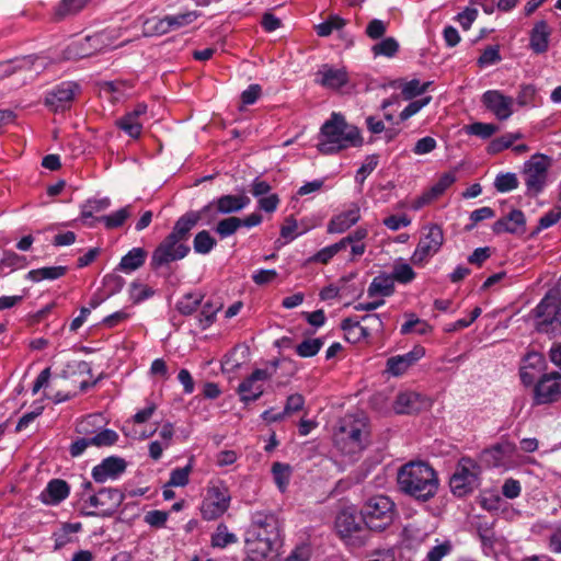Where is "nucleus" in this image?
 Masks as SVG:
<instances>
[{
    "mask_svg": "<svg viewBox=\"0 0 561 561\" xmlns=\"http://www.w3.org/2000/svg\"><path fill=\"white\" fill-rule=\"evenodd\" d=\"M525 227V215L519 209L512 210L507 216L496 220L493 224V231L495 233H516Z\"/></svg>",
    "mask_w": 561,
    "mask_h": 561,
    "instance_id": "obj_29",
    "label": "nucleus"
},
{
    "mask_svg": "<svg viewBox=\"0 0 561 561\" xmlns=\"http://www.w3.org/2000/svg\"><path fill=\"white\" fill-rule=\"evenodd\" d=\"M399 490L417 500L428 501L437 493L439 481L436 471L423 461H411L398 471Z\"/></svg>",
    "mask_w": 561,
    "mask_h": 561,
    "instance_id": "obj_1",
    "label": "nucleus"
},
{
    "mask_svg": "<svg viewBox=\"0 0 561 561\" xmlns=\"http://www.w3.org/2000/svg\"><path fill=\"white\" fill-rule=\"evenodd\" d=\"M249 203L250 198L244 195H224L209 205H216V208L220 214H231L240 211L247 207Z\"/></svg>",
    "mask_w": 561,
    "mask_h": 561,
    "instance_id": "obj_31",
    "label": "nucleus"
},
{
    "mask_svg": "<svg viewBox=\"0 0 561 561\" xmlns=\"http://www.w3.org/2000/svg\"><path fill=\"white\" fill-rule=\"evenodd\" d=\"M369 428L365 416H347L343 420L336 444L342 453L356 455L368 444Z\"/></svg>",
    "mask_w": 561,
    "mask_h": 561,
    "instance_id": "obj_4",
    "label": "nucleus"
},
{
    "mask_svg": "<svg viewBox=\"0 0 561 561\" xmlns=\"http://www.w3.org/2000/svg\"><path fill=\"white\" fill-rule=\"evenodd\" d=\"M118 439V435L113 430H103L96 433L94 436L90 437L91 445L102 447V446H112Z\"/></svg>",
    "mask_w": 561,
    "mask_h": 561,
    "instance_id": "obj_60",
    "label": "nucleus"
},
{
    "mask_svg": "<svg viewBox=\"0 0 561 561\" xmlns=\"http://www.w3.org/2000/svg\"><path fill=\"white\" fill-rule=\"evenodd\" d=\"M241 227V218L228 217L220 220L216 226V232L225 239L232 236Z\"/></svg>",
    "mask_w": 561,
    "mask_h": 561,
    "instance_id": "obj_56",
    "label": "nucleus"
},
{
    "mask_svg": "<svg viewBox=\"0 0 561 561\" xmlns=\"http://www.w3.org/2000/svg\"><path fill=\"white\" fill-rule=\"evenodd\" d=\"M80 85L73 81H64L46 93L45 105L54 112H64L71 107Z\"/></svg>",
    "mask_w": 561,
    "mask_h": 561,
    "instance_id": "obj_13",
    "label": "nucleus"
},
{
    "mask_svg": "<svg viewBox=\"0 0 561 561\" xmlns=\"http://www.w3.org/2000/svg\"><path fill=\"white\" fill-rule=\"evenodd\" d=\"M561 219V206H556L542 215L538 221L537 230H545L556 225Z\"/></svg>",
    "mask_w": 561,
    "mask_h": 561,
    "instance_id": "obj_62",
    "label": "nucleus"
},
{
    "mask_svg": "<svg viewBox=\"0 0 561 561\" xmlns=\"http://www.w3.org/2000/svg\"><path fill=\"white\" fill-rule=\"evenodd\" d=\"M551 158L546 154L535 153L524 164V181L527 193L533 196L540 194L548 182V170Z\"/></svg>",
    "mask_w": 561,
    "mask_h": 561,
    "instance_id": "obj_9",
    "label": "nucleus"
},
{
    "mask_svg": "<svg viewBox=\"0 0 561 561\" xmlns=\"http://www.w3.org/2000/svg\"><path fill=\"white\" fill-rule=\"evenodd\" d=\"M282 545L247 533L245 552L251 561H264L276 553Z\"/></svg>",
    "mask_w": 561,
    "mask_h": 561,
    "instance_id": "obj_18",
    "label": "nucleus"
},
{
    "mask_svg": "<svg viewBox=\"0 0 561 561\" xmlns=\"http://www.w3.org/2000/svg\"><path fill=\"white\" fill-rule=\"evenodd\" d=\"M237 542V536L228 530L225 524H219L211 536V545L217 548H226L230 543Z\"/></svg>",
    "mask_w": 561,
    "mask_h": 561,
    "instance_id": "obj_50",
    "label": "nucleus"
},
{
    "mask_svg": "<svg viewBox=\"0 0 561 561\" xmlns=\"http://www.w3.org/2000/svg\"><path fill=\"white\" fill-rule=\"evenodd\" d=\"M497 130L499 127L492 123L476 122L466 126V133L468 135L477 136L481 139L491 138Z\"/></svg>",
    "mask_w": 561,
    "mask_h": 561,
    "instance_id": "obj_49",
    "label": "nucleus"
},
{
    "mask_svg": "<svg viewBox=\"0 0 561 561\" xmlns=\"http://www.w3.org/2000/svg\"><path fill=\"white\" fill-rule=\"evenodd\" d=\"M110 206L111 199L108 197L88 199L81 206V218H93L94 213L103 211L107 209Z\"/></svg>",
    "mask_w": 561,
    "mask_h": 561,
    "instance_id": "obj_45",
    "label": "nucleus"
},
{
    "mask_svg": "<svg viewBox=\"0 0 561 561\" xmlns=\"http://www.w3.org/2000/svg\"><path fill=\"white\" fill-rule=\"evenodd\" d=\"M363 138L359 129L348 124L345 117L333 112L330 118L321 126L318 150L323 154L337 153L351 147H360Z\"/></svg>",
    "mask_w": 561,
    "mask_h": 561,
    "instance_id": "obj_2",
    "label": "nucleus"
},
{
    "mask_svg": "<svg viewBox=\"0 0 561 561\" xmlns=\"http://www.w3.org/2000/svg\"><path fill=\"white\" fill-rule=\"evenodd\" d=\"M360 515L370 530L382 531L392 524L396 505L387 495H374L364 503Z\"/></svg>",
    "mask_w": 561,
    "mask_h": 561,
    "instance_id": "obj_5",
    "label": "nucleus"
},
{
    "mask_svg": "<svg viewBox=\"0 0 561 561\" xmlns=\"http://www.w3.org/2000/svg\"><path fill=\"white\" fill-rule=\"evenodd\" d=\"M70 488L65 480L53 479L42 491L39 499L47 505H57L68 497Z\"/></svg>",
    "mask_w": 561,
    "mask_h": 561,
    "instance_id": "obj_26",
    "label": "nucleus"
},
{
    "mask_svg": "<svg viewBox=\"0 0 561 561\" xmlns=\"http://www.w3.org/2000/svg\"><path fill=\"white\" fill-rule=\"evenodd\" d=\"M147 251L142 248H133L121 260L118 268L124 273H131L144 265Z\"/></svg>",
    "mask_w": 561,
    "mask_h": 561,
    "instance_id": "obj_34",
    "label": "nucleus"
},
{
    "mask_svg": "<svg viewBox=\"0 0 561 561\" xmlns=\"http://www.w3.org/2000/svg\"><path fill=\"white\" fill-rule=\"evenodd\" d=\"M170 32L168 16L148 19L144 23V33L147 36L164 35Z\"/></svg>",
    "mask_w": 561,
    "mask_h": 561,
    "instance_id": "obj_48",
    "label": "nucleus"
},
{
    "mask_svg": "<svg viewBox=\"0 0 561 561\" xmlns=\"http://www.w3.org/2000/svg\"><path fill=\"white\" fill-rule=\"evenodd\" d=\"M378 157L375 154L368 156L360 168L357 170L355 181L363 185L367 176L377 168Z\"/></svg>",
    "mask_w": 561,
    "mask_h": 561,
    "instance_id": "obj_59",
    "label": "nucleus"
},
{
    "mask_svg": "<svg viewBox=\"0 0 561 561\" xmlns=\"http://www.w3.org/2000/svg\"><path fill=\"white\" fill-rule=\"evenodd\" d=\"M272 472L276 485L280 491H285L289 484L291 469L288 465L282 462H275L272 467Z\"/></svg>",
    "mask_w": 561,
    "mask_h": 561,
    "instance_id": "obj_51",
    "label": "nucleus"
},
{
    "mask_svg": "<svg viewBox=\"0 0 561 561\" xmlns=\"http://www.w3.org/2000/svg\"><path fill=\"white\" fill-rule=\"evenodd\" d=\"M456 182V172L450 171L442 174L437 182L433 184L428 190L424 191L422 195L415 198L412 203V208L415 210L431 204L439 196H442L447 188H449Z\"/></svg>",
    "mask_w": 561,
    "mask_h": 561,
    "instance_id": "obj_19",
    "label": "nucleus"
},
{
    "mask_svg": "<svg viewBox=\"0 0 561 561\" xmlns=\"http://www.w3.org/2000/svg\"><path fill=\"white\" fill-rule=\"evenodd\" d=\"M407 321L401 325V334L416 333L426 335L432 331V327L425 321L417 318L414 313H405Z\"/></svg>",
    "mask_w": 561,
    "mask_h": 561,
    "instance_id": "obj_36",
    "label": "nucleus"
},
{
    "mask_svg": "<svg viewBox=\"0 0 561 561\" xmlns=\"http://www.w3.org/2000/svg\"><path fill=\"white\" fill-rule=\"evenodd\" d=\"M341 251H343V248L337 241L319 250L309 259V262L328 264Z\"/></svg>",
    "mask_w": 561,
    "mask_h": 561,
    "instance_id": "obj_53",
    "label": "nucleus"
},
{
    "mask_svg": "<svg viewBox=\"0 0 561 561\" xmlns=\"http://www.w3.org/2000/svg\"><path fill=\"white\" fill-rule=\"evenodd\" d=\"M126 469V461L119 457H107L92 469V478L96 482L117 479Z\"/></svg>",
    "mask_w": 561,
    "mask_h": 561,
    "instance_id": "obj_23",
    "label": "nucleus"
},
{
    "mask_svg": "<svg viewBox=\"0 0 561 561\" xmlns=\"http://www.w3.org/2000/svg\"><path fill=\"white\" fill-rule=\"evenodd\" d=\"M394 293V280L391 275L376 276L368 286L367 295L369 298L376 296L389 297Z\"/></svg>",
    "mask_w": 561,
    "mask_h": 561,
    "instance_id": "obj_32",
    "label": "nucleus"
},
{
    "mask_svg": "<svg viewBox=\"0 0 561 561\" xmlns=\"http://www.w3.org/2000/svg\"><path fill=\"white\" fill-rule=\"evenodd\" d=\"M360 220V207L351 203L345 209L334 215L327 226L328 233H343Z\"/></svg>",
    "mask_w": 561,
    "mask_h": 561,
    "instance_id": "obj_20",
    "label": "nucleus"
},
{
    "mask_svg": "<svg viewBox=\"0 0 561 561\" xmlns=\"http://www.w3.org/2000/svg\"><path fill=\"white\" fill-rule=\"evenodd\" d=\"M335 528L341 537H350L360 528V520L353 511H341L335 519Z\"/></svg>",
    "mask_w": 561,
    "mask_h": 561,
    "instance_id": "obj_30",
    "label": "nucleus"
},
{
    "mask_svg": "<svg viewBox=\"0 0 561 561\" xmlns=\"http://www.w3.org/2000/svg\"><path fill=\"white\" fill-rule=\"evenodd\" d=\"M480 465L469 457H462L449 479L451 493L457 497L472 493L480 485Z\"/></svg>",
    "mask_w": 561,
    "mask_h": 561,
    "instance_id": "obj_6",
    "label": "nucleus"
},
{
    "mask_svg": "<svg viewBox=\"0 0 561 561\" xmlns=\"http://www.w3.org/2000/svg\"><path fill=\"white\" fill-rule=\"evenodd\" d=\"M514 451V444L502 442L483 450L482 460L490 467H504L512 460Z\"/></svg>",
    "mask_w": 561,
    "mask_h": 561,
    "instance_id": "obj_24",
    "label": "nucleus"
},
{
    "mask_svg": "<svg viewBox=\"0 0 561 561\" xmlns=\"http://www.w3.org/2000/svg\"><path fill=\"white\" fill-rule=\"evenodd\" d=\"M217 241L209 231L202 230L194 237L193 249L196 253L206 255L216 247Z\"/></svg>",
    "mask_w": 561,
    "mask_h": 561,
    "instance_id": "obj_41",
    "label": "nucleus"
},
{
    "mask_svg": "<svg viewBox=\"0 0 561 561\" xmlns=\"http://www.w3.org/2000/svg\"><path fill=\"white\" fill-rule=\"evenodd\" d=\"M316 82L325 89L339 90L348 83V73L345 68L323 65L316 73Z\"/></svg>",
    "mask_w": 561,
    "mask_h": 561,
    "instance_id": "obj_22",
    "label": "nucleus"
},
{
    "mask_svg": "<svg viewBox=\"0 0 561 561\" xmlns=\"http://www.w3.org/2000/svg\"><path fill=\"white\" fill-rule=\"evenodd\" d=\"M424 402L425 399L420 393L405 391L398 394L393 408L398 414H410L420 411Z\"/></svg>",
    "mask_w": 561,
    "mask_h": 561,
    "instance_id": "obj_28",
    "label": "nucleus"
},
{
    "mask_svg": "<svg viewBox=\"0 0 561 561\" xmlns=\"http://www.w3.org/2000/svg\"><path fill=\"white\" fill-rule=\"evenodd\" d=\"M518 186V179L515 173H502L495 178L494 187L497 192H511Z\"/></svg>",
    "mask_w": 561,
    "mask_h": 561,
    "instance_id": "obj_57",
    "label": "nucleus"
},
{
    "mask_svg": "<svg viewBox=\"0 0 561 561\" xmlns=\"http://www.w3.org/2000/svg\"><path fill=\"white\" fill-rule=\"evenodd\" d=\"M399 47H400V45L394 37H387V38H383L382 41L376 43L371 47V51L375 57L383 56L387 58H392L399 51Z\"/></svg>",
    "mask_w": 561,
    "mask_h": 561,
    "instance_id": "obj_43",
    "label": "nucleus"
},
{
    "mask_svg": "<svg viewBox=\"0 0 561 561\" xmlns=\"http://www.w3.org/2000/svg\"><path fill=\"white\" fill-rule=\"evenodd\" d=\"M383 329V321L380 314L371 313L362 318L360 336H370L380 333Z\"/></svg>",
    "mask_w": 561,
    "mask_h": 561,
    "instance_id": "obj_47",
    "label": "nucleus"
},
{
    "mask_svg": "<svg viewBox=\"0 0 561 561\" xmlns=\"http://www.w3.org/2000/svg\"><path fill=\"white\" fill-rule=\"evenodd\" d=\"M204 295L201 293H187L176 302V310L184 316H191L202 305Z\"/></svg>",
    "mask_w": 561,
    "mask_h": 561,
    "instance_id": "obj_37",
    "label": "nucleus"
},
{
    "mask_svg": "<svg viewBox=\"0 0 561 561\" xmlns=\"http://www.w3.org/2000/svg\"><path fill=\"white\" fill-rule=\"evenodd\" d=\"M133 215V206L126 205L108 215L94 218V221L101 222L108 230L117 229L124 226L126 220Z\"/></svg>",
    "mask_w": 561,
    "mask_h": 561,
    "instance_id": "obj_33",
    "label": "nucleus"
},
{
    "mask_svg": "<svg viewBox=\"0 0 561 561\" xmlns=\"http://www.w3.org/2000/svg\"><path fill=\"white\" fill-rule=\"evenodd\" d=\"M144 121L145 119H137L126 113L116 122V125L129 137L137 139L141 135Z\"/></svg>",
    "mask_w": 561,
    "mask_h": 561,
    "instance_id": "obj_39",
    "label": "nucleus"
},
{
    "mask_svg": "<svg viewBox=\"0 0 561 561\" xmlns=\"http://www.w3.org/2000/svg\"><path fill=\"white\" fill-rule=\"evenodd\" d=\"M453 546L450 541L445 540L430 549L423 561H442V559L448 556Z\"/></svg>",
    "mask_w": 561,
    "mask_h": 561,
    "instance_id": "obj_61",
    "label": "nucleus"
},
{
    "mask_svg": "<svg viewBox=\"0 0 561 561\" xmlns=\"http://www.w3.org/2000/svg\"><path fill=\"white\" fill-rule=\"evenodd\" d=\"M536 319V329L539 332L558 335L561 334V293L557 288L550 289L533 310Z\"/></svg>",
    "mask_w": 561,
    "mask_h": 561,
    "instance_id": "obj_3",
    "label": "nucleus"
},
{
    "mask_svg": "<svg viewBox=\"0 0 561 561\" xmlns=\"http://www.w3.org/2000/svg\"><path fill=\"white\" fill-rule=\"evenodd\" d=\"M257 537L271 539L282 545V530L278 518L275 514L264 511H256L251 515V524L248 531Z\"/></svg>",
    "mask_w": 561,
    "mask_h": 561,
    "instance_id": "obj_12",
    "label": "nucleus"
},
{
    "mask_svg": "<svg viewBox=\"0 0 561 561\" xmlns=\"http://www.w3.org/2000/svg\"><path fill=\"white\" fill-rule=\"evenodd\" d=\"M210 208L211 205H206L201 210L186 211L178 218L170 233L187 243L191 237V231L197 226L199 220L203 218V215Z\"/></svg>",
    "mask_w": 561,
    "mask_h": 561,
    "instance_id": "obj_21",
    "label": "nucleus"
},
{
    "mask_svg": "<svg viewBox=\"0 0 561 561\" xmlns=\"http://www.w3.org/2000/svg\"><path fill=\"white\" fill-rule=\"evenodd\" d=\"M273 376L267 369H254L238 387V393L243 402L257 400L264 391L263 383Z\"/></svg>",
    "mask_w": 561,
    "mask_h": 561,
    "instance_id": "obj_16",
    "label": "nucleus"
},
{
    "mask_svg": "<svg viewBox=\"0 0 561 561\" xmlns=\"http://www.w3.org/2000/svg\"><path fill=\"white\" fill-rule=\"evenodd\" d=\"M551 31L546 21L541 20L535 23L530 36H529V47L536 54H543L549 48V37Z\"/></svg>",
    "mask_w": 561,
    "mask_h": 561,
    "instance_id": "obj_27",
    "label": "nucleus"
},
{
    "mask_svg": "<svg viewBox=\"0 0 561 561\" xmlns=\"http://www.w3.org/2000/svg\"><path fill=\"white\" fill-rule=\"evenodd\" d=\"M391 277L400 284H409L415 278V272L408 263H396Z\"/></svg>",
    "mask_w": 561,
    "mask_h": 561,
    "instance_id": "obj_55",
    "label": "nucleus"
},
{
    "mask_svg": "<svg viewBox=\"0 0 561 561\" xmlns=\"http://www.w3.org/2000/svg\"><path fill=\"white\" fill-rule=\"evenodd\" d=\"M431 83V81L422 83L419 79H412L402 84L401 93L405 100H410L424 93Z\"/></svg>",
    "mask_w": 561,
    "mask_h": 561,
    "instance_id": "obj_52",
    "label": "nucleus"
},
{
    "mask_svg": "<svg viewBox=\"0 0 561 561\" xmlns=\"http://www.w3.org/2000/svg\"><path fill=\"white\" fill-rule=\"evenodd\" d=\"M67 272L66 266H45L28 272V278L33 282H41L44 279H57L62 277Z\"/></svg>",
    "mask_w": 561,
    "mask_h": 561,
    "instance_id": "obj_38",
    "label": "nucleus"
},
{
    "mask_svg": "<svg viewBox=\"0 0 561 561\" xmlns=\"http://www.w3.org/2000/svg\"><path fill=\"white\" fill-rule=\"evenodd\" d=\"M346 25V21L339 15L331 14L322 23L316 26V32L321 37L330 36L334 31H340Z\"/></svg>",
    "mask_w": 561,
    "mask_h": 561,
    "instance_id": "obj_44",
    "label": "nucleus"
},
{
    "mask_svg": "<svg viewBox=\"0 0 561 561\" xmlns=\"http://www.w3.org/2000/svg\"><path fill=\"white\" fill-rule=\"evenodd\" d=\"M323 346L321 339H307L296 346V353L300 357H312L319 353Z\"/></svg>",
    "mask_w": 561,
    "mask_h": 561,
    "instance_id": "obj_54",
    "label": "nucleus"
},
{
    "mask_svg": "<svg viewBox=\"0 0 561 561\" xmlns=\"http://www.w3.org/2000/svg\"><path fill=\"white\" fill-rule=\"evenodd\" d=\"M202 309L197 317L199 328L208 329L215 321L217 313L221 310L222 304L207 300L202 302Z\"/></svg>",
    "mask_w": 561,
    "mask_h": 561,
    "instance_id": "obj_35",
    "label": "nucleus"
},
{
    "mask_svg": "<svg viewBox=\"0 0 561 561\" xmlns=\"http://www.w3.org/2000/svg\"><path fill=\"white\" fill-rule=\"evenodd\" d=\"M90 0H61L55 10L57 19H65L80 12Z\"/></svg>",
    "mask_w": 561,
    "mask_h": 561,
    "instance_id": "obj_42",
    "label": "nucleus"
},
{
    "mask_svg": "<svg viewBox=\"0 0 561 561\" xmlns=\"http://www.w3.org/2000/svg\"><path fill=\"white\" fill-rule=\"evenodd\" d=\"M191 251V248L184 241L169 233L156 248L151 256V265L161 267L171 262L184 259Z\"/></svg>",
    "mask_w": 561,
    "mask_h": 561,
    "instance_id": "obj_11",
    "label": "nucleus"
},
{
    "mask_svg": "<svg viewBox=\"0 0 561 561\" xmlns=\"http://www.w3.org/2000/svg\"><path fill=\"white\" fill-rule=\"evenodd\" d=\"M124 497L123 492L118 489L104 488L82 500L81 512L85 516H111L119 507Z\"/></svg>",
    "mask_w": 561,
    "mask_h": 561,
    "instance_id": "obj_8",
    "label": "nucleus"
},
{
    "mask_svg": "<svg viewBox=\"0 0 561 561\" xmlns=\"http://www.w3.org/2000/svg\"><path fill=\"white\" fill-rule=\"evenodd\" d=\"M191 471V463L186 465L183 468L173 469L170 473V480L168 484L171 486H185L188 483Z\"/></svg>",
    "mask_w": 561,
    "mask_h": 561,
    "instance_id": "obj_58",
    "label": "nucleus"
},
{
    "mask_svg": "<svg viewBox=\"0 0 561 561\" xmlns=\"http://www.w3.org/2000/svg\"><path fill=\"white\" fill-rule=\"evenodd\" d=\"M534 400L537 404H547L561 398V374L552 371L545 374L535 386Z\"/></svg>",
    "mask_w": 561,
    "mask_h": 561,
    "instance_id": "obj_15",
    "label": "nucleus"
},
{
    "mask_svg": "<svg viewBox=\"0 0 561 561\" xmlns=\"http://www.w3.org/2000/svg\"><path fill=\"white\" fill-rule=\"evenodd\" d=\"M93 42L99 44L101 42V35L88 36L84 39L72 42L68 46V58H83L91 55V50L85 48L84 45Z\"/></svg>",
    "mask_w": 561,
    "mask_h": 561,
    "instance_id": "obj_40",
    "label": "nucleus"
},
{
    "mask_svg": "<svg viewBox=\"0 0 561 561\" xmlns=\"http://www.w3.org/2000/svg\"><path fill=\"white\" fill-rule=\"evenodd\" d=\"M501 60L499 46H489L478 59L480 67L492 66Z\"/></svg>",
    "mask_w": 561,
    "mask_h": 561,
    "instance_id": "obj_64",
    "label": "nucleus"
},
{
    "mask_svg": "<svg viewBox=\"0 0 561 561\" xmlns=\"http://www.w3.org/2000/svg\"><path fill=\"white\" fill-rule=\"evenodd\" d=\"M483 106L499 121H507L515 112V99L500 90H488L481 96Z\"/></svg>",
    "mask_w": 561,
    "mask_h": 561,
    "instance_id": "obj_14",
    "label": "nucleus"
},
{
    "mask_svg": "<svg viewBox=\"0 0 561 561\" xmlns=\"http://www.w3.org/2000/svg\"><path fill=\"white\" fill-rule=\"evenodd\" d=\"M425 353L426 352L423 346L415 345L405 354L391 356L386 362L385 371L392 377H400L422 359L425 356Z\"/></svg>",
    "mask_w": 561,
    "mask_h": 561,
    "instance_id": "obj_17",
    "label": "nucleus"
},
{
    "mask_svg": "<svg viewBox=\"0 0 561 561\" xmlns=\"http://www.w3.org/2000/svg\"><path fill=\"white\" fill-rule=\"evenodd\" d=\"M153 294L154 291L147 285L140 283H133L130 285V298L135 304L150 298Z\"/></svg>",
    "mask_w": 561,
    "mask_h": 561,
    "instance_id": "obj_63",
    "label": "nucleus"
},
{
    "mask_svg": "<svg viewBox=\"0 0 561 561\" xmlns=\"http://www.w3.org/2000/svg\"><path fill=\"white\" fill-rule=\"evenodd\" d=\"M231 495L228 485L220 479H211L206 486V494L201 504V514L205 520L222 516L229 508Z\"/></svg>",
    "mask_w": 561,
    "mask_h": 561,
    "instance_id": "obj_7",
    "label": "nucleus"
},
{
    "mask_svg": "<svg viewBox=\"0 0 561 561\" xmlns=\"http://www.w3.org/2000/svg\"><path fill=\"white\" fill-rule=\"evenodd\" d=\"M168 16V23L170 27V32L180 30L184 26H187L192 24L194 21H196L201 13L198 11H187L179 14L173 15H167Z\"/></svg>",
    "mask_w": 561,
    "mask_h": 561,
    "instance_id": "obj_46",
    "label": "nucleus"
},
{
    "mask_svg": "<svg viewBox=\"0 0 561 561\" xmlns=\"http://www.w3.org/2000/svg\"><path fill=\"white\" fill-rule=\"evenodd\" d=\"M39 67H44V61L38 57L26 56L14 60L0 62V80L19 71L39 72Z\"/></svg>",
    "mask_w": 561,
    "mask_h": 561,
    "instance_id": "obj_25",
    "label": "nucleus"
},
{
    "mask_svg": "<svg viewBox=\"0 0 561 561\" xmlns=\"http://www.w3.org/2000/svg\"><path fill=\"white\" fill-rule=\"evenodd\" d=\"M444 243V232L438 225H430L427 232L420 239L411 261L416 266L425 265L442 248Z\"/></svg>",
    "mask_w": 561,
    "mask_h": 561,
    "instance_id": "obj_10",
    "label": "nucleus"
}]
</instances>
